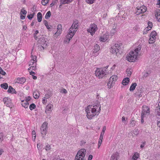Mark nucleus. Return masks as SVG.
<instances>
[{
    "mask_svg": "<svg viewBox=\"0 0 160 160\" xmlns=\"http://www.w3.org/2000/svg\"><path fill=\"white\" fill-rule=\"evenodd\" d=\"M46 98L45 97L42 98V102L44 104H45L47 102V100Z\"/></svg>",
    "mask_w": 160,
    "mask_h": 160,
    "instance_id": "obj_50",
    "label": "nucleus"
},
{
    "mask_svg": "<svg viewBox=\"0 0 160 160\" xmlns=\"http://www.w3.org/2000/svg\"><path fill=\"white\" fill-rule=\"evenodd\" d=\"M53 160H65L64 159H60V158L58 157L56 158H55Z\"/></svg>",
    "mask_w": 160,
    "mask_h": 160,
    "instance_id": "obj_56",
    "label": "nucleus"
},
{
    "mask_svg": "<svg viewBox=\"0 0 160 160\" xmlns=\"http://www.w3.org/2000/svg\"><path fill=\"white\" fill-rule=\"evenodd\" d=\"M52 106V104L47 105L46 107V110H45V112L47 113L48 112V111H51Z\"/></svg>",
    "mask_w": 160,
    "mask_h": 160,
    "instance_id": "obj_27",
    "label": "nucleus"
},
{
    "mask_svg": "<svg viewBox=\"0 0 160 160\" xmlns=\"http://www.w3.org/2000/svg\"><path fill=\"white\" fill-rule=\"evenodd\" d=\"M60 92L62 93H66L67 92V90L65 89H63L61 90V91H60Z\"/></svg>",
    "mask_w": 160,
    "mask_h": 160,
    "instance_id": "obj_52",
    "label": "nucleus"
},
{
    "mask_svg": "<svg viewBox=\"0 0 160 160\" xmlns=\"http://www.w3.org/2000/svg\"><path fill=\"white\" fill-rule=\"evenodd\" d=\"M137 56H136L135 52L132 51L127 56L126 58L129 62H134L137 59Z\"/></svg>",
    "mask_w": 160,
    "mask_h": 160,
    "instance_id": "obj_4",
    "label": "nucleus"
},
{
    "mask_svg": "<svg viewBox=\"0 0 160 160\" xmlns=\"http://www.w3.org/2000/svg\"><path fill=\"white\" fill-rule=\"evenodd\" d=\"M21 14V15H20L21 19H24L25 18L26 15H22V14Z\"/></svg>",
    "mask_w": 160,
    "mask_h": 160,
    "instance_id": "obj_54",
    "label": "nucleus"
},
{
    "mask_svg": "<svg viewBox=\"0 0 160 160\" xmlns=\"http://www.w3.org/2000/svg\"><path fill=\"white\" fill-rule=\"evenodd\" d=\"M95 0H86V2L90 4H91L94 2Z\"/></svg>",
    "mask_w": 160,
    "mask_h": 160,
    "instance_id": "obj_46",
    "label": "nucleus"
},
{
    "mask_svg": "<svg viewBox=\"0 0 160 160\" xmlns=\"http://www.w3.org/2000/svg\"><path fill=\"white\" fill-rule=\"evenodd\" d=\"M33 97L35 99H38L39 97V93L37 90L35 91L33 93Z\"/></svg>",
    "mask_w": 160,
    "mask_h": 160,
    "instance_id": "obj_21",
    "label": "nucleus"
},
{
    "mask_svg": "<svg viewBox=\"0 0 160 160\" xmlns=\"http://www.w3.org/2000/svg\"><path fill=\"white\" fill-rule=\"evenodd\" d=\"M1 87L5 89H7L8 87V85L7 83H4L1 84L0 85Z\"/></svg>",
    "mask_w": 160,
    "mask_h": 160,
    "instance_id": "obj_28",
    "label": "nucleus"
},
{
    "mask_svg": "<svg viewBox=\"0 0 160 160\" xmlns=\"http://www.w3.org/2000/svg\"><path fill=\"white\" fill-rule=\"evenodd\" d=\"M51 95H51V93H48L46 94L45 95V97H46V98H48L50 97L51 96Z\"/></svg>",
    "mask_w": 160,
    "mask_h": 160,
    "instance_id": "obj_49",
    "label": "nucleus"
},
{
    "mask_svg": "<svg viewBox=\"0 0 160 160\" xmlns=\"http://www.w3.org/2000/svg\"><path fill=\"white\" fill-rule=\"evenodd\" d=\"M78 20H76L75 21H74L71 27L70 28L72 29H74V32H76L78 26Z\"/></svg>",
    "mask_w": 160,
    "mask_h": 160,
    "instance_id": "obj_11",
    "label": "nucleus"
},
{
    "mask_svg": "<svg viewBox=\"0 0 160 160\" xmlns=\"http://www.w3.org/2000/svg\"><path fill=\"white\" fill-rule=\"evenodd\" d=\"M134 133L136 135L138 134V129L135 130V131H134Z\"/></svg>",
    "mask_w": 160,
    "mask_h": 160,
    "instance_id": "obj_63",
    "label": "nucleus"
},
{
    "mask_svg": "<svg viewBox=\"0 0 160 160\" xmlns=\"http://www.w3.org/2000/svg\"><path fill=\"white\" fill-rule=\"evenodd\" d=\"M121 46L118 44H115L112 46L110 48V52L112 54L117 55L120 54L122 51H121Z\"/></svg>",
    "mask_w": 160,
    "mask_h": 160,
    "instance_id": "obj_1",
    "label": "nucleus"
},
{
    "mask_svg": "<svg viewBox=\"0 0 160 160\" xmlns=\"http://www.w3.org/2000/svg\"><path fill=\"white\" fill-rule=\"evenodd\" d=\"M95 48L94 49V52H96L100 50V47L99 46L96 44L95 45Z\"/></svg>",
    "mask_w": 160,
    "mask_h": 160,
    "instance_id": "obj_31",
    "label": "nucleus"
},
{
    "mask_svg": "<svg viewBox=\"0 0 160 160\" xmlns=\"http://www.w3.org/2000/svg\"><path fill=\"white\" fill-rule=\"evenodd\" d=\"M145 115V113L144 110H143V111H142L141 115V117L142 116L143 117V118H144V117H145V116H144Z\"/></svg>",
    "mask_w": 160,
    "mask_h": 160,
    "instance_id": "obj_55",
    "label": "nucleus"
},
{
    "mask_svg": "<svg viewBox=\"0 0 160 160\" xmlns=\"http://www.w3.org/2000/svg\"><path fill=\"white\" fill-rule=\"evenodd\" d=\"M49 0H42V4L43 5H46V4L48 3Z\"/></svg>",
    "mask_w": 160,
    "mask_h": 160,
    "instance_id": "obj_36",
    "label": "nucleus"
},
{
    "mask_svg": "<svg viewBox=\"0 0 160 160\" xmlns=\"http://www.w3.org/2000/svg\"><path fill=\"white\" fill-rule=\"evenodd\" d=\"M8 92L11 93H16L17 92L15 89L13 88L11 86H9L8 90Z\"/></svg>",
    "mask_w": 160,
    "mask_h": 160,
    "instance_id": "obj_16",
    "label": "nucleus"
},
{
    "mask_svg": "<svg viewBox=\"0 0 160 160\" xmlns=\"http://www.w3.org/2000/svg\"><path fill=\"white\" fill-rule=\"evenodd\" d=\"M119 154L118 152H116L112 154L110 160H118L119 158Z\"/></svg>",
    "mask_w": 160,
    "mask_h": 160,
    "instance_id": "obj_14",
    "label": "nucleus"
},
{
    "mask_svg": "<svg viewBox=\"0 0 160 160\" xmlns=\"http://www.w3.org/2000/svg\"><path fill=\"white\" fill-rule=\"evenodd\" d=\"M106 130V127L104 126L103 127L102 132L105 133V131Z\"/></svg>",
    "mask_w": 160,
    "mask_h": 160,
    "instance_id": "obj_61",
    "label": "nucleus"
},
{
    "mask_svg": "<svg viewBox=\"0 0 160 160\" xmlns=\"http://www.w3.org/2000/svg\"><path fill=\"white\" fill-rule=\"evenodd\" d=\"M71 29L70 28L69 30V34H74L75 33V32H74V30H73V31L72 32V30H71Z\"/></svg>",
    "mask_w": 160,
    "mask_h": 160,
    "instance_id": "obj_60",
    "label": "nucleus"
},
{
    "mask_svg": "<svg viewBox=\"0 0 160 160\" xmlns=\"http://www.w3.org/2000/svg\"><path fill=\"white\" fill-rule=\"evenodd\" d=\"M156 35L157 33L155 31H153L151 32L150 35V38L149 40V44H152L155 42Z\"/></svg>",
    "mask_w": 160,
    "mask_h": 160,
    "instance_id": "obj_8",
    "label": "nucleus"
},
{
    "mask_svg": "<svg viewBox=\"0 0 160 160\" xmlns=\"http://www.w3.org/2000/svg\"><path fill=\"white\" fill-rule=\"evenodd\" d=\"M157 13L155 14V16H158L159 15H160V10L159 9H158L157 11Z\"/></svg>",
    "mask_w": 160,
    "mask_h": 160,
    "instance_id": "obj_53",
    "label": "nucleus"
},
{
    "mask_svg": "<svg viewBox=\"0 0 160 160\" xmlns=\"http://www.w3.org/2000/svg\"><path fill=\"white\" fill-rule=\"evenodd\" d=\"M137 12H138L139 13H143L146 12L147 10V7L145 6H142L138 9H137Z\"/></svg>",
    "mask_w": 160,
    "mask_h": 160,
    "instance_id": "obj_12",
    "label": "nucleus"
},
{
    "mask_svg": "<svg viewBox=\"0 0 160 160\" xmlns=\"http://www.w3.org/2000/svg\"><path fill=\"white\" fill-rule=\"evenodd\" d=\"M38 43L40 45V48H42L43 50L48 46V42L43 36H41L38 41Z\"/></svg>",
    "mask_w": 160,
    "mask_h": 160,
    "instance_id": "obj_3",
    "label": "nucleus"
},
{
    "mask_svg": "<svg viewBox=\"0 0 160 160\" xmlns=\"http://www.w3.org/2000/svg\"><path fill=\"white\" fill-rule=\"evenodd\" d=\"M148 26L145 29L146 31H148L149 30H150L153 26L152 22L150 21H148Z\"/></svg>",
    "mask_w": 160,
    "mask_h": 160,
    "instance_id": "obj_20",
    "label": "nucleus"
},
{
    "mask_svg": "<svg viewBox=\"0 0 160 160\" xmlns=\"http://www.w3.org/2000/svg\"><path fill=\"white\" fill-rule=\"evenodd\" d=\"M22 102H23L22 103V106L23 107L25 108H27L28 107L29 104L27 101H25L24 102L23 101H22Z\"/></svg>",
    "mask_w": 160,
    "mask_h": 160,
    "instance_id": "obj_24",
    "label": "nucleus"
},
{
    "mask_svg": "<svg viewBox=\"0 0 160 160\" xmlns=\"http://www.w3.org/2000/svg\"><path fill=\"white\" fill-rule=\"evenodd\" d=\"M146 143V142L145 141H144V142H143V143L141 145L140 147L141 148H143L145 146Z\"/></svg>",
    "mask_w": 160,
    "mask_h": 160,
    "instance_id": "obj_59",
    "label": "nucleus"
},
{
    "mask_svg": "<svg viewBox=\"0 0 160 160\" xmlns=\"http://www.w3.org/2000/svg\"><path fill=\"white\" fill-rule=\"evenodd\" d=\"M129 78H126L123 79L122 82V84L123 85H127L129 82Z\"/></svg>",
    "mask_w": 160,
    "mask_h": 160,
    "instance_id": "obj_19",
    "label": "nucleus"
},
{
    "mask_svg": "<svg viewBox=\"0 0 160 160\" xmlns=\"http://www.w3.org/2000/svg\"><path fill=\"white\" fill-rule=\"evenodd\" d=\"M116 32V28L112 29L111 30V32L112 33H115Z\"/></svg>",
    "mask_w": 160,
    "mask_h": 160,
    "instance_id": "obj_64",
    "label": "nucleus"
},
{
    "mask_svg": "<svg viewBox=\"0 0 160 160\" xmlns=\"http://www.w3.org/2000/svg\"><path fill=\"white\" fill-rule=\"evenodd\" d=\"M114 83H112V82H110V81L109 80L108 83V88H111L112 85Z\"/></svg>",
    "mask_w": 160,
    "mask_h": 160,
    "instance_id": "obj_47",
    "label": "nucleus"
},
{
    "mask_svg": "<svg viewBox=\"0 0 160 160\" xmlns=\"http://www.w3.org/2000/svg\"><path fill=\"white\" fill-rule=\"evenodd\" d=\"M36 107V105L34 103H32L29 106V108L31 110L35 109Z\"/></svg>",
    "mask_w": 160,
    "mask_h": 160,
    "instance_id": "obj_34",
    "label": "nucleus"
},
{
    "mask_svg": "<svg viewBox=\"0 0 160 160\" xmlns=\"http://www.w3.org/2000/svg\"><path fill=\"white\" fill-rule=\"evenodd\" d=\"M143 108L144 109L142 111H143V110H144L145 114L147 113L149 114L150 113V109L146 106L145 108L143 107Z\"/></svg>",
    "mask_w": 160,
    "mask_h": 160,
    "instance_id": "obj_29",
    "label": "nucleus"
},
{
    "mask_svg": "<svg viewBox=\"0 0 160 160\" xmlns=\"http://www.w3.org/2000/svg\"><path fill=\"white\" fill-rule=\"evenodd\" d=\"M117 79V76L116 75H114L111 76L109 78L110 82L114 83V82Z\"/></svg>",
    "mask_w": 160,
    "mask_h": 160,
    "instance_id": "obj_17",
    "label": "nucleus"
},
{
    "mask_svg": "<svg viewBox=\"0 0 160 160\" xmlns=\"http://www.w3.org/2000/svg\"><path fill=\"white\" fill-rule=\"evenodd\" d=\"M32 138L33 140L34 141H35V138H36V133L35 131H34V130L32 131Z\"/></svg>",
    "mask_w": 160,
    "mask_h": 160,
    "instance_id": "obj_32",
    "label": "nucleus"
},
{
    "mask_svg": "<svg viewBox=\"0 0 160 160\" xmlns=\"http://www.w3.org/2000/svg\"><path fill=\"white\" fill-rule=\"evenodd\" d=\"M136 122L132 118L131 121V123L130 125L131 126L134 127L135 126Z\"/></svg>",
    "mask_w": 160,
    "mask_h": 160,
    "instance_id": "obj_35",
    "label": "nucleus"
},
{
    "mask_svg": "<svg viewBox=\"0 0 160 160\" xmlns=\"http://www.w3.org/2000/svg\"><path fill=\"white\" fill-rule=\"evenodd\" d=\"M136 97H142V95L141 94L139 93V92H136L135 93Z\"/></svg>",
    "mask_w": 160,
    "mask_h": 160,
    "instance_id": "obj_51",
    "label": "nucleus"
},
{
    "mask_svg": "<svg viewBox=\"0 0 160 160\" xmlns=\"http://www.w3.org/2000/svg\"><path fill=\"white\" fill-rule=\"evenodd\" d=\"M58 0H53L52 3L50 5V7H52L56 3V1H57Z\"/></svg>",
    "mask_w": 160,
    "mask_h": 160,
    "instance_id": "obj_42",
    "label": "nucleus"
},
{
    "mask_svg": "<svg viewBox=\"0 0 160 160\" xmlns=\"http://www.w3.org/2000/svg\"><path fill=\"white\" fill-rule=\"evenodd\" d=\"M51 15V12L50 11H48L46 13V14L45 15V18L47 19H48L49 18H50V17Z\"/></svg>",
    "mask_w": 160,
    "mask_h": 160,
    "instance_id": "obj_33",
    "label": "nucleus"
},
{
    "mask_svg": "<svg viewBox=\"0 0 160 160\" xmlns=\"http://www.w3.org/2000/svg\"><path fill=\"white\" fill-rule=\"evenodd\" d=\"M92 158V155H90L89 156L88 160H91Z\"/></svg>",
    "mask_w": 160,
    "mask_h": 160,
    "instance_id": "obj_62",
    "label": "nucleus"
},
{
    "mask_svg": "<svg viewBox=\"0 0 160 160\" xmlns=\"http://www.w3.org/2000/svg\"><path fill=\"white\" fill-rule=\"evenodd\" d=\"M0 70H1L0 74H1L3 75H5L6 74L5 72L2 68H0Z\"/></svg>",
    "mask_w": 160,
    "mask_h": 160,
    "instance_id": "obj_48",
    "label": "nucleus"
},
{
    "mask_svg": "<svg viewBox=\"0 0 160 160\" xmlns=\"http://www.w3.org/2000/svg\"><path fill=\"white\" fill-rule=\"evenodd\" d=\"M45 148L46 150L47 151H48L51 149L50 145L49 144L47 145Z\"/></svg>",
    "mask_w": 160,
    "mask_h": 160,
    "instance_id": "obj_45",
    "label": "nucleus"
},
{
    "mask_svg": "<svg viewBox=\"0 0 160 160\" xmlns=\"http://www.w3.org/2000/svg\"><path fill=\"white\" fill-rule=\"evenodd\" d=\"M98 106H100V104H98ZM92 107H95L94 106H92L89 105L87 109L89 110V109H90L89 108H91V110H90L91 111V112L92 111V112H93V113H94L95 114H96V113H97L98 112V113H99V112H100V111L101 110V109H100L101 107H99V111L97 112H96V111H97L96 109L95 108H92Z\"/></svg>",
    "mask_w": 160,
    "mask_h": 160,
    "instance_id": "obj_10",
    "label": "nucleus"
},
{
    "mask_svg": "<svg viewBox=\"0 0 160 160\" xmlns=\"http://www.w3.org/2000/svg\"><path fill=\"white\" fill-rule=\"evenodd\" d=\"M5 104L6 105L7 107H8L11 108H12V104L11 102V100H9L8 102H7L6 103H5Z\"/></svg>",
    "mask_w": 160,
    "mask_h": 160,
    "instance_id": "obj_30",
    "label": "nucleus"
},
{
    "mask_svg": "<svg viewBox=\"0 0 160 160\" xmlns=\"http://www.w3.org/2000/svg\"><path fill=\"white\" fill-rule=\"evenodd\" d=\"M27 12L25 10H23V9H22L21 11L20 14H22V15H26L27 14Z\"/></svg>",
    "mask_w": 160,
    "mask_h": 160,
    "instance_id": "obj_41",
    "label": "nucleus"
},
{
    "mask_svg": "<svg viewBox=\"0 0 160 160\" xmlns=\"http://www.w3.org/2000/svg\"><path fill=\"white\" fill-rule=\"evenodd\" d=\"M141 48V45H138L136 48L134 50V52L135 53V54H136V56H138V52L140 50Z\"/></svg>",
    "mask_w": 160,
    "mask_h": 160,
    "instance_id": "obj_23",
    "label": "nucleus"
},
{
    "mask_svg": "<svg viewBox=\"0 0 160 160\" xmlns=\"http://www.w3.org/2000/svg\"><path fill=\"white\" fill-rule=\"evenodd\" d=\"M156 18L157 19V20L159 22H160V15H159L158 16H156Z\"/></svg>",
    "mask_w": 160,
    "mask_h": 160,
    "instance_id": "obj_57",
    "label": "nucleus"
},
{
    "mask_svg": "<svg viewBox=\"0 0 160 160\" xmlns=\"http://www.w3.org/2000/svg\"><path fill=\"white\" fill-rule=\"evenodd\" d=\"M95 74L99 78H103L105 75L104 71L101 68L97 69L95 71Z\"/></svg>",
    "mask_w": 160,
    "mask_h": 160,
    "instance_id": "obj_7",
    "label": "nucleus"
},
{
    "mask_svg": "<svg viewBox=\"0 0 160 160\" xmlns=\"http://www.w3.org/2000/svg\"><path fill=\"white\" fill-rule=\"evenodd\" d=\"M26 82V79L24 78H18L16 80L15 82L23 84Z\"/></svg>",
    "mask_w": 160,
    "mask_h": 160,
    "instance_id": "obj_13",
    "label": "nucleus"
},
{
    "mask_svg": "<svg viewBox=\"0 0 160 160\" xmlns=\"http://www.w3.org/2000/svg\"><path fill=\"white\" fill-rule=\"evenodd\" d=\"M48 123L47 122H44L42 124L40 128L41 134L42 138H44L48 132Z\"/></svg>",
    "mask_w": 160,
    "mask_h": 160,
    "instance_id": "obj_5",
    "label": "nucleus"
},
{
    "mask_svg": "<svg viewBox=\"0 0 160 160\" xmlns=\"http://www.w3.org/2000/svg\"><path fill=\"white\" fill-rule=\"evenodd\" d=\"M37 18L38 21L39 22H41L42 20V15L41 13L39 12L37 14Z\"/></svg>",
    "mask_w": 160,
    "mask_h": 160,
    "instance_id": "obj_25",
    "label": "nucleus"
},
{
    "mask_svg": "<svg viewBox=\"0 0 160 160\" xmlns=\"http://www.w3.org/2000/svg\"><path fill=\"white\" fill-rule=\"evenodd\" d=\"M150 74V73L145 72L143 76V78H146L147 77L149 76Z\"/></svg>",
    "mask_w": 160,
    "mask_h": 160,
    "instance_id": "obj_40",
    "label": "nucleus"
},
{
    "mask_svg": "<svg viewBox=\"0 0 160 160\" xmlns=\"http://www.w3.org/2000/svg\"><path fill=\"white\" fill-rule=\"evenodd\" d=\"M36 61H35V60L34 59H32V60L30 62V64H29V65H33L34 64V63H35V65H36Z\"/></svg>",
    "mask_w": 160,
    "mask_h": 160,
    "instance_id": "obj_44",
    "label": "nucleus"
},
{
    "mask_svg": "<svg viewBox=\"0 0 160 160\" xmlns=\"http://www.w3.org/2000/svg\"><path fill=\"white\" fill-rule=\"evenodd\" d=\"M137 86V84L136 83H132L130 86L129 90L130 91H133L135 89Z\"/></svg>",
    "mask_w": 160,
    "mask_h": 160,
    "instance_id": "obj_22",
    "label": "nucleus"
},
{
    "mask_svg": "<svg viewBox=\"0 0 160 160\" xmlns=\"http://www.w3.org/2000/svg\"><path fill=\"white\" fill-rule=\"evenodd\" d=\"M62 26L61 24H60L58 25L57 28L58 30L57 32L55 33V34H56V33H58L59 30H62Z\"/></svg>",
    "mask_w": 160,
    "mask_h": 160,
    "instance_id": "obj_38",
    "label": "nucleus"
},
{
    "mask_svg": "<svg viewBox=\"0 0 160 160\" xmlns=\"http://www.w3.org/2000/svg\"><path fill=\"white\" fill-rule=\"evenodd\" d=\"M60 7L62 4H68L71 2L73 0H60Z\"/></svg>",
    "mask_w": 160,
    "mask_h": 160,
    "instance_id": "obj_18",
    "label": "nucleus"
},
{
    "mask_svg": "<svg viewBox=\"0 0 160 160\" xmlns=\"http://www.w3.org/2000/svg\"><path fill=\"white\" fill-rule=\"evenodd\" d=\"M155 112L156 113V118H157L158 115L160 116V110L159 111V109L157 108Z\"/></svg>",
    "mask_w": 160,
    "mask_h": 160,
    "instance_id": "obj_39",
    "label": "nucleus"
},
{
    "mask_svg": "<svg viewBox=\"0 0 160 160\" xmlns=\"http://www.w3.org/2000/svg\"><path fill=\"white\" fill-rule=\"evenodd\" d=\"M86 150L84 149H81L78 152L75 156V160H85V156Z\"/></svg>",
    "mask_w": 160,
    "mask_h": 160,
    "instance_id": "obj_2",
    "label": "nucleus"
},
{
    "mask_svg": "<svg viewBox=\"0 0 160 160\" xmlns=\"http://www.w3.org/2000/svg\"><path fill=\"white\" fill-rule=\"evenodd\" d=\"M126 72L127 74V76L128 77H130L132 74L131 72L130 71V70L129 69H127L126 70Z\"/></svg>",
    "mask_w": 160,
    "mask_h": 160,
    "instance_id": "obj_37",
    "label": "nucleus"
},
{
    "mask_svg": "<svg viewBox=\"0 0 160 160\" xmlns=\"http://www.w3.org/2000/svg\"><path fill=\"white\" fill-rule=\"evenodd\" d=\"M139 156V153L136 152L132 157V160H137Z\"/></svg>",
    "mask_w": 160,
    "mask_h": 160,
    "instance_id": "obj_26",
    "label": "nucleus"
},
{
    "mask_svg": "<svg viewBox=\"0 0 160 160\" xmlns=\"http://www.w3.org/2000/svg\"><path fill=\"white\" fill-rule=\"evenodd\" d=\"M98 29L97 25L94 23H92L90 24L89 28L88 29L87 31L93 36Z\"/></svg>",
    "mask_w": 160,
    "mask_h": 160,
    "instance_id": "obj_6",
    "label": "nucleus"
},
{
    "mask_svg": "<svg viewBox=\"0 0 160 160\" xmlns=\"http://www.w3.org/2000/svg\"><path fill=\"white\" fill-rule=\"evenodd\" d=\"M10 99L9 98H5L3 99V101L4 103H6L7 102H8L9 100H10Z\"/></svg>",
    "mask_w": 160,
    "mask_h": 160,
    "instance_id": "obj_43",
    "label": "nucleus"
},
{
    "mask_svg": "<svg viewBox=\"0 0 160 160\" xmlns=\"http://www.w3.org/2000/svg\"><path fill=\"white\" fill-rule=\"evenodd\" d=\"M74 35V34L73 33H68V34L67 36H66V39L64 41L66 42H67L68 43Z\"/></svg>",
    "mask_w": 160,
    "mask_h": 160,
    "instance_id": "obj_15",
    "label": "nucleus"
},
{
    "mask_svg": "<svg viewBox=\"0 0 160 160\" xmlns=\"http://www.w3.org/2000/svg\"><path fill=\"white\" fill-rule=\"evenodd\" d=\"M105 38H102V37H100L99 39V40L101 42H104L105 41Z\"/></svg>",
    "mask_w": 160,
    "mask_h": 160,
    "instance_id": "obj_58",
    "label": "nucleus"
},
{
    "mask_svg": "<svg viewBox=\"0 0 160 160\" xmlns=\"http://www.w3.org/2000/svg\"><path fill=\"white\" fill-rule=\"evenodd\" d=\"M89 108V109L86 108V111L87 112V118L89 119H91L93 117L95 116L97 114L93 113L92 111L91 112L90 110H91V108Z\"/></svg>",
    "mask_w": 160,
    "mask_h": 160,
    "instance_id": "obj_9",
    "label": "nucleus"
}]
</instances>
